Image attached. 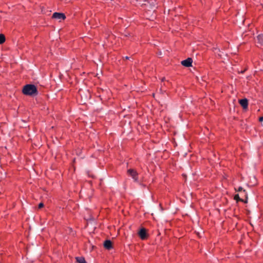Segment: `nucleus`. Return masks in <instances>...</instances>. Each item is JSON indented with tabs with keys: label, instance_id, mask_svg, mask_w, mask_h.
Returning a JSON list of instances; mask_svg holds the SVG:
<instances>
[{
	"label": "nucleus",
	"instance_id": "nucleus-16",
	"mask_svg": "<svg viewBox=\"0 0 263 263\" xmlns=\"http://www.w3.org/2000/svg\"><path fill=\"white\" fill-rule=\"evenodd\" d=\"M245 203H247V200L246 199V201H245Z\"/></svg>",
	"mask_w": 263,
	"mask_h": 263
},
{
	"label": "nucleus",
	"instance_id": "nucleus-9",
	"mask_svg": "<svg viewBox=\"0 0 263 263\" xmlns=\"http://www.w3.org/2000/svg\"><path fill=\"white\" fill-rule=\"evenodd\" d=\"M257 39L258 41V42L260 43V44H263V35L259 34L257 36Z\"/></svg>",
	"mask_w": 263,
	"mask_h": 263
},
{
	"label": "nucleus",
	"instance_id": "nucleus-7",
	"mask_svg": "<svg viewBox=\"0 0 263 263\" xmlns=\"http://www.w3.org/2000/svg\"><path fill=\"white\" fill-rule=\"evenodd\" d=\"M104 247L107 250H110L112 248V242L110 240H106L103 243Z\"/></svg>",
	"mask_w": 263,
	"mask_h": 263
},
{
	"label": "nucleus",
	"instance_id": "nucleus-10",
	"mask_svg": "<svg viewBox=\"0 0 263 263\" xmlns=\"http://www.w3.org/2000/svg\"><path fill=\"white\" fill-rule=\"evenodd\" d=\"M5 41V36L4 34H0V44H2Z\"/></svg>",
	"mask_w": 263,
	"mask_h": 263
},
{
	"label": "nucleus",
	"instance_id": "nucleus-2",
	"mask_svg": "<svg viewBox=\"0 0 263 263\" xmlns=\"http://www.w3.org/2000/svg\"><path fill=\"white\" fill-rule=\"evenodd\" d=\"M138 235L140 238L142 240H145L147 238L146 230L145 228L141 229L138 232Z\"/></svg>",
	"mask_w": 263,
	"mask_h": 263
},
{
	"label": "nucleus",
	"instance_id": "nucleus-3",
	"mask_svg": "<svg viewBox=\"0 0 263 263\" xmlns=\"http://www.w3.org/2000/svg\"><path fill=\"white\" fill-rule=\"evenodd\" d=\"M52 18L58 19L60 20H63L66 18V16L64 13L54 12L52 14Z\"/></svg>",
	"mask_w": 263,
	"mask_h": 263
},
{
	"label": "nucleus",
	"instance_id": "nucleus-12",
	"mask_svg": "<svg viewBox=\"0 0 263 263\" xmlns=\"http://www.w3.org/2000/svg\"><path fill=\"white\" fill-rule=\"evenodd\" d=\"M43 206H44V204L43 203H40L39 204V209H41V208H43Z\"/></svg>",
	"mask_w": 263,
	"mask_h": 263
},
{
	"label": "nucleus",
	"instance_id": "nucleus-13",
	"mask_svg": "<svg viewBox=\"0 0 263 263\" xmlns=\"http://www.w3.org/2000/svg\"><path fill=\"white\" fill-rule=\"evenodd\" d=\"M259 121L260 122H262L263 121V117H260L259 118Z\"/></svg>",
	"mask_w": 263,
	"mask_h": 263
},
{
	"label": "nucleus",
	"instance_id": "nucleus-6",
	"mask_svg": "<svg viewBox=\"0 0 263 263\" xmlns=\"http://www.w3.org/2000/svg\"><path fill=\"white\" fill-rule=\"evenodd\" d=\"M239 103L243 109H247L248 106V101L246 98L239 100Z\"/></svg>",
	"mask_w": 263,
	"mask_h": 263
},
{
	"label": "nucleus",
	"instance_id": "nucleus-4",
	"mask_svg": "<svg viewBox=\"0 0 263 263\" xmlns=\"http://www.w3.org/2000/svg\"><path fill=\"white\" fill-rule=\"evenodd\" d=\"M127 173L128 174L131 176L132 177V178L134 179L135 181H137L138 180V178H137V172L135 170H133V169H129L128 171H127Z\"/></svg>",
	"mask_w": 263,
	"mask_h": 263
},
{
	"label": "nucleus",
	"instance_id": "nucleus-14",
	"mask_svg": "<svg viewBox=\"0 0 263 263\" xmlns=\"http://www.w3.org/2000/svg\"><path fill=\"white\" fill-rule=\"evenodd\" d=\"M242 190H243L242 187H239L238 188V191L240 192V191H242Z\"/></svg>",
	"mask_w": 263,
	"mask_h": 263
},
{
	"label": "nucleus",
	"instance_id": "nucleus-8",
	"mask_svg": "<svg viewBox=\"0 0 263 263\" xmlns=\"http://www.w3.org/2000/svg\"><path fill=\"white\" fill-rule=\"evenodd\" d=\"M76 259L78 263H87L85 258L83 257H77Z\"/></svg>",
	"mask_w": 263,
	"mask_h": 263
},
{
	"label": "nucleus",
	"instance_id": "nucleus-17",
	"mask_svg": "<svg viewBox=\"0 0 263 263\" xmlns=\"http://www.w3.org/2000/svg\"><path fill=\"white\" fill-rule=\"evenodd\" d=\"M164 78H162V81H164Z\"/></svg>",
	"mask_w": 263,
	"mask_h": 263
},
{
	"label": "nucleus",
	"instance_id": "nucleus-5",
	"mask_svg": "<svg viewBox=\"0 0 263 263\" xmlns=\"http://www.w3.org/2000/svg\"><path fill=\"white\" fill-rule=\"evenodd\" d=\"M192 59L191 58H187V59L181 61V64L185 67H190L192 66Z\"/></svg>",
	"mask_w": 263,
	"mask_h": 263
},
{
	"label": "nucleus",
	"instance_id": "nucleus-15",
	"mask_svg": "<svg viewBox=\"0 0 263 263\" xmlns=\"http://www.w3.org/2000/svg\"><path fill=\"white\" fill-rule=\"evenodd\" d=\"M125 59L126 60H128V59H129V57L126 56V57H125Z\"/></svg>",
	"mask_w": 263,
	"mask_h": 263
},
{
	"label": "nucleus",
	"instance_id": "nucleus-1",
	"mask_svg": "<svg viewBox=\"0 0 263 263\" xmlns=\"http://www.w3.org/2000/svg\"><path fill=\"white\" fill-rule=\"evenodd\" d=\"M23 93L27 96H34L37 95V88L34 85L27 84L25 85L22 90Z\"/></svg>",
	"mask_w": 263,
	"mask_h": 263
},
{
	"label": "nucleus",
	"instance_id": "nucleus-11",
	"mask_svg": "<svg viewBox=\"0 0 263 263\" xmlns=\"http://www.w3.org/2000/svg\"><path fill=\"white\" fill-rule=\"evenodd\" d=\"M234 199L236 200L237 201H243V200L242 199H240L239 198L238 194H236L235 195Z\"/></svg>",
	"mask_w": 263,
	"mask_h": 263
}]
</instances>
